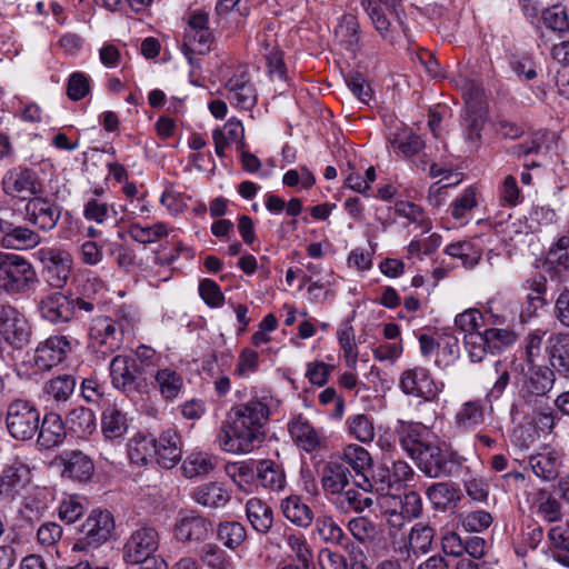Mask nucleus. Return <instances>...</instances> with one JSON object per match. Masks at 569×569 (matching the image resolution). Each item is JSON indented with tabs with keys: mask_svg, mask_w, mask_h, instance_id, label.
Returning a JSON list of instances; mask_svg holds the SVG:
<instances>
[{
	"mask_svg": "<svg viewBox=\"0 0 569 569\" xmlns=\"http://www.w3.org/2000/svg\"><path fill=\"white\" fill-rule=\"evenodd\" d=\"M246 516L251 528L260 535L271 532L274 522V512L266 501L252 497L246 505Z\"/></svg>",
	"mask_w": 569,
	"mask_h": 569,
	"instance_id": "nucleus-28",
	"label": "nucleus"
},
{
	"mask_svg": "<svg viewBox=\"0 0 569 569\" xmlns=\"http://www.w3.org/2000/svg\"><path fill=\"white\" fill-rule=\"evenodd\" d=\"M217 539L229 550H236L247 539V530L239 521H221L216 530Z\"/></svg>",
	"mask_w": 569,
	"mask_h": 569,
	"instance_id": "nucleus-44",
	"label": "nucleus"
},
{
	"mask_svg": "<svg viewBox=\"0 0 569 569\" xmlns=\"http://www.w3.org/2000/svg\"><path fill=\"white\" fill-rule=\"evenodd\" d=\"M400 388L406 395L432 400L441 392L443 383L439 387L431 378L428 369L416 367L406 370L401 375Z\"/></svg>",
	"mask_w": 569,
	"mask_h": 569,
	"instance_id": "nucleus-15",
	"label": "nucleus"
},
{
	"mask_svg": "<svg viewBox=\"0 0 569 569\" xmlns=\"http://www.w3.org/2000/svg\"><path fill=\"white\" fill-rule=\"evenodd\" d=\"M61 211L60 207L47 198L36 196L26 204L28 221L41 230H51L56 227Z\"/></svg>",
	"mask_w": 569,
	"mask_h": 569,
	"instance_id": "nucleus-19",
	"label": "nucleus"
},
{
	"mask_svg": "<svg viewBox=\"0 0 569 569\" xmlns=\"http://www.w3.org/2000/svg\"><path fill=\"white\" fill-rule=\"evenodd\" d=\"M316 531L319 538L330 545L348 549L351 545L350 539L343 532L342 528L331 517H318L316 519Z\"/></svg>",
	"mask_w": 569,
	"mask_h": 569,
	"instance_id": "nucleus-41",
	"label": "nucleus"
},
{
	"mask_svg": "<svg viewBox=\"0 0 569 569\" xmlns=\"http://www.w3.org/2000/svg\"><path fill=\"white\" fill-rule=\"evenodd\" d=\"M435 529L423 522H417L412 526L409 536H408V545L403 547L401 553L406 552L407 556H410V552L413 553H427L431 550L432 541L435 538Z\"/></svg>",
	"mask_w": 569,
	"mask_h": 569,
	"instance_id": "nucleus-35",
	"label": "nucleus"
},
{
	"mask_svg": "<svg viewBox=\"0 0 569 569\" xmlns=\"http://www.w3.org/2000/svg\"><path fill=\"white\" fill-rule=\"evenodd\" d=\"M413 461L428 478H452L460 476L467 459L446 446L430 442Z\"/></svg>",
	"mask_w": 569,
	"mask_h": 569,
	"instance_id": "nucleus-2",
	"label": "nucleus"
},
{
	"mask_svg": "<svg viewBox=\"0 0 569 569\" xmlns=\"http://www.w3.org/2000/svg\"><path fill=\"white\" fill-rule=\"evenodd\" d=\"M227 99L242 110H251L257 103V93L248 77L242 73L231 77L226 83Z\"/></svg>",
	"mask_w": 569,
	"mask_h": 569,
	"instance_id": "nucleus-24",
	"label": "nucleus"
},
{
	"mask_svg": "<svg viewBox=\"0 0 569 569\" xmlns=\"http://www.w3.org/2000/svg\"><path fill=\"white\" fill-rule=\"evenodd\" d=\"M485 421V408L479 400H469L461 405L455 415V425L460 431H470Z\"/></svg>",
	"mask_w": 569,
	"mask_h": 569,
	"instance_id": "nucleus-37",
	"label": "nucleus"
},
{
	"mask_svg": "<svg viewBox=\"0 0 569 569\" xmlns=\"http://www.w3.org/2000/svg\"><path fill=\"white\" fill-rule=\"evenodd\" d=\"M348 530L360 543H370L377 535L376 525L366 517H356L348 521Z\"/></svg>",
	"mask_w": 569,
	"mask_h": 569,
	"instance_id": "nucleus-62",
	"label": "nucleus"
},
{
	"mask_svg": "<svg viewBox=\"0 0 569 569\" xmlns=\"http://www.w3.org/2000/svg\"><path fill=\"white\" fill-rule=\"evenodd\" d=\"M191 497L198 505L210 509L222 508L231 499L230 492L219 482H208L196 487Z\"/></svg>",
	"mask_w": 569,
	"mask_h": 569,
	"instance_id": "nucleus-31",
	"label": "nucleus"
},
{
	"mask_svg": "<svg viewBox=\"0 0 569 569\" xmlns=\"http://www.w3.org/2000/svg\"><path fill=\"white\" fill-rule=\"evenodd\" d=\"M548 537L551 541L553 558L561 565L569 567V536L559 527L549 530Z\"/></svg>",
	"mask_w": 569,
	"mask_h": 569,
	"instance_id": "nucleus-64",
	"label": "nucleus"
},
{
	"mask_svg": "<svg viewBox=\"0 0 569 569\" xmlns=\"http://www.w3.org/2000/svg\"><path fill=\"white\" fill-rule=\"evenodd\" d=\"M360 27L357 18L351 13L341 17L340 23L336 30L337 36L347 43V47L356 51L360 42Z\"/></svg>",
	"mask_w": 569,
	"mask_h": 569,
	"instance_id": "nucleus-53",
	"label": "nucleus"
},
{
	"mask_svg": "<svg viewBox=\"0 0 569 569\" xmlns=\"http://www.w3.org/2000/svg\"><path fill=\"white\" fill-rule=\"evenodd\" d=\"M123 343V321L110 317L93 318L89 328V350L99 359H106Z\"/></svg>",
	"mask_w": 569,
	"mask_h": 569,
	"instance_id": "nucleus-4",
	"label": "nucleus"
},
{
	"mask_svg": "<svg viewBox=\"0 0 569 569\" xmlns=\"http://www.w3.org/2000/svg\"><path fill=\"white\" fill-rule=\"evenodd\" d=\"M128 233L134 241L147 244L153 243L167 236L168 229L162 222H158L152 226L131 223L128 229Z\"/></svg>",
	"mask_w": 569,
	"mask_h": 569,
	"instance_id": "nucleus-51",
	"label": "nucleus"
},
{
	"mask_svg": "<svg viewBox=\"0 0 569 569\" xmlns=\"http://www.w3.org/2000/svg\"><path fill=\"white\" fill-rule=\"evenodd\" d=\"M154 438L138 433L128 442V456L132 463L138 466L147 465L154 457Z\"/></svg>",
	"mask_w": 569,
	"mask_h": 569,
	"instance_id": "nucleus-49",
	"label": "nucleus"
},
{
	"mask_svg": "<svg viewBox=\"0 0 569 569\" xmlns=\"http://www.w3.org/2000/svg\"><path fill=\"white\" fill-rule=\"evenodd\" d=\"M154 383L163 399L173 400L183 387V379L176 370L164 368L156 372Z\"/></svg>",
	"mask_w": 569,
	"mask_h": 569,
	"instance_id": "nucleus-42",
	"label": "nucleus"
},
{
	"mask_svg": "<svg viewBox=\"0 0 569 569\" xmlns=\"http://www.w3.org/2000/svg\"><path fill=\"white\" fill-rule=\"evenodd\" d=\"M458 490L448 482H436L427 488L426 495L438 509L447 508L457 498Z\"/></svg>",
	"mask_w": 569,
	"mask_h": 569,
	"instance_id": "nucleus-55",
	"label": "nucleus"
},
{
	"mask_svg": "<svg viewBox=\"0 0 569 569\" xmlns=\"http://www.w3.org/2000/svg\"><path fill=\"white\" fill-rule=\"evenodd\" d=\"M56 460L63 467L62 476L83 482L90 480L94 465L89 456L80 450L63 451Z\"/></svg>",
	"mask_w": 569,
	"mask_h": 569,
	"instance_id": "nucleus-22",
	"label": "nucleus"
},
{
	"mask_svg": "<svg viewBox=\"0 0 569 569\" xmlns=\"http://www.w3.org/2000/svg\"><path fill=\"white\" fill-rule=\"evenodd\" d=\"M438 358L436 365L439 367H449L460 357L459 339L450 331L438 335Z\"/></svg>",
	"mask_w": 569,
	"mask_h": 569,
	"instance_id": "nucleus-48",
	"label": "nucleus"
},
{
	"mask_svg": "<svg viewBox=\"0 0 569 569\" xmlns=\"http://www.w3.org/2000/svg\"><path fill=\"white\" fill-rule=\"evenodd\" d=\"M2 237L0 246L6 249L24 250L40 243V236L26 226L17 224L13 221L3 219Z\"/></svg>",
	"mask_w": 569,
	"mask_h": 569,
	"instance_id": "nucleus-21",
	"label": "nucleus"
},
{
	"mask_svg": "<svg viewBox=\"0 0 569 569\" xmlns=\"http://www.w3.org/2000/svg\"><path fill=\"white\" fill-rule=\"evenodd\" d=\"M213 530L212 522L200 515L183 516L176 522L174 536L179 541H204Z\"/></svg>",
	"mask_w": 569,
	"mask_h": 569,
	"instance_id": "nucleus-23",
	"label": "nucleus"
},
{
	"mask_svg": "<svg viewBox=\"0 0 569 569\" xmlns=\"http://www.w3.org/2000/svg\"><path fill=\"white\" fill-rule=\"evenodd\" d=\"M113 206L100 201L98 198H90L84 204L83 216L87 220L103 223L116 216Z\"/></svg>",
	"mask_w": 569,
	"mask_h": 569,
	"instance_id": "nucleus-63",
	"label": "nucleus"
},
{
	"mask_svg": "<svg viewBox=\"0 0 569 569\" xmlns=\"http://www.w3.org/2000/svg\"><path fill=\"white\" fill-rule=\"evenodd\" d=\"M395 432L401 448L412 460L431 442L428 440V429L419 422L398 420Z\"/></svg>",
	"mask_w": 569,
	"mask_h": 569,
	"instance_id": "nucleus-17",
	"label": "nucleus"
},
{
	"mask_svg": "<svg viewBox=\"0 0 569 569\" xmlns=\"http://www.w3.org/2000/svg\"><path fill=\"white\" fill-rule=\"evenodd\" d=\"M280 509L282 515L293 525L300 528H308L313 521L311 508L297 495H291L281 500Z\"/></svg>",
	"mask_w": 569,
	"mask_h": 569,
	"instance_id": "nucleus-33",
	"label": "nucleus"
},
{
	"mask_svg": "<svg viewBox=\"0 0 569 569\" xmlns=\"http://www.w3.org/2000/svg\"><path fill=\"white\" fill-rule=\"evenodd\" d=\"M72 346L66 336H51L38 343L33 362L40 370H50L66 360Z\"/></svg>",
	"mask_w": 569,
	"mask_h": 569,
	"instance_id": "nucleus-14",
	"label": "nucleus"
},
{
	"mask_svg": "<svg viewBox=\"0 0 569 569\" xmlns=\"http://www.w3.org/2000/svg\"><path fill=\"white\" fill-rule=\"evenodd\" d=\"M365 483L368 487L362 485H358L363 490H375L379 495H385L389 492L392 488H397L395 480L391 475L390 467L387 463H380L376 466L372 470L371 478L365 476Z\"/></svg>",
	"mask_w": 569,
	"mask_h": 569,
	"instance_id": "nucleus-50",
	"label": "nucleus"
},
{
	"mask_svg": "<svg viewBox=\"0 0 569 569\" xmlns=\"http://www.w3.org/2000/svg\"><path fill=\"white\" fill-rule=\"evenodd\" d=\"M127 415L114 406H109L102 411L101 431L106 440L120 442L128 431Z\"/></svg>",
	"mask_w": 569,
	"mask_h": 569,
	"instance_id": "nucleus-30",
	"label": "nucleus"
},
{
	"mask_svg": "<svg viewBox=\"0 0 569 569\" xmlns=\"http://www.w3.org/2000/svg\"><path fill=\"white\" fill-rule=\"evenodd\" d=\"M201 560L210 569H231L230 556L213 543H207L201 549Z\"/></svg>",
	"mask_w": 569,
	"mask_h": 569,
	"instance_id": "nucleus-60",
	"label": "nucleus"
},
{
	"mask_svg": "<svg viewBox=\"0 0 569 569\" xmlns=\"http://www.w3.org/2000/svg\"><path fill=\"white\" fill-rule=\"evenodd\" d=\"M76 385L77 380L72 375H60L43 385V392L58 403L66 402L72 396Z\"/></svg>",
	"mask_w": 569,
	"mask_h": 569,
	"instance_id": "nucleus-45",
	"label": "nucleus"
},
{
	"mask_svg": "<svg viewBox=\"0 0 569 569\" xmlns=\"http://www.w3.org/2000/svg\"><path fill=\"white\" fill-rule=\"evenodd\" d=\"M547 349L551 366L560 373L569 375V333L550 336Z\"/></svg>",
	"mask_w": 569,
	"mask_h": 569,
	"instance_id": "nucleus-34",
	"label": "nucleus"
},
{
	"mask_svg": "<svg viewBox=\"0 0 569 569\" xmlns=\"http://www.w3.org/2000/svg\"><path fill=\"white\" fill-rule=\"evenodd\" d=\"M547 282V277L542 273H536L527 280V288L530 290L527 300L529 307L533 310L548 305V300L546 298Z\"/></svg>",
	"mask_w": 569,
	"mask_h": 569,
	"instance_id": "nucleus-59",
	"label": "nucleus"
},
{
	"mask_svg": "<svg viewBox=\"0 0 569 569\" xmlns=\"http://www.w3.org/2000/svg\"><path fill=\"white\" fill-rule=\"evenodd\" d=\"M555 379V371L548 367L532 369L522 381L519 389V402L512 409L549 401L548 392L552 389Z\"/></svg>",
	"mask_w": 569,
	"mask_h": 569,
	"instance_id": "nucleus-12",
	"label": "nucleus"
},
{
	"mask_svg": "<svg viewBox=\"0 0 569 569\" xmlns=\"http://www.w3.org/2000/svg\"><path fill=\"white\" fill-rule=\"evenodd\" d=\"M361 4L369 14L376 30L383 39H392V27L386 12L372 0H361Z\"/></svg>",
	"mask_w": 569,
	"mask_h": 569,
	"instance_id": "nucleus-58",
	"label": "nucleus"
},
{
	"mask_svg": "<svg viewBox=\"0 0 569 569\" xmlns=\"http://www.w3.org/2000/svg\"><path fill=\"white\" fill-rule=\"evenodd\" d=\"M532 507L537 515L548 522H557L562 519L561 503L546 489L538 490Z\"/></svg>",
	"mask_w": 569,
	"mask_h": 569,
	"instance_id": "nucleus-46",
	"label": "nucleus"
},
{
	"mask_svg": "<svg viewBox=\"0 0 569 569\" xmlns=\"http://www.w3.org/2000/svg\"><path fill=\"white\" fill-rule=\"evenodd\" d=\"M153 453L157 463L164 469H172L182 457L181 438L177 430L169 428L154 438Z\"/></svg>",
	"mask_w": 569,
	"mask_h": 569,
	"instance_id": "nucleus-18",
	"label": "nucleus"
},
{
	"mask_svg": "<svg viewBox=\"0 0 569 569\" xmlns=\"http://www.w3.org/2000/svg\"><path fill=\"white\" fill-rule=\"evenodd\" d=\"M388 143L407 158L418 154L425 148L421 137L407 128L390 133Z\"/></svg>",
	"mask_w": 569,
	"mask_h": 569,
	"instance_id": "nucleus-39",
	"label": "nucleus"
},
{
	"mask_svg": "<svg viewBox=\"0 0 569 569\" xmlns=\"http://www.w3.org/2000/svg\"><path fill=\"white\" fill-rule=\"evenodd\" d=\"M224 472L240 490L248 492L256 480V460L250 462H229L224 466Z\"/></svg>",
	"mask_w": 569,
	"mask_h": 569,
	"instance_id": "nucleus-43",
	"label": "nucleus"
},
{
	"mask_svg": "<svg viewBox=\"0 0 569 569\" xmlns=\"http://www.w3.org/2000/svg\"><path fill=\"white\" fill-rule=\"evenodd\" d=\"M465 126L466 142L471 150L477 149L480 146L481 131L485 126L483 113L475 109H469L465 118Z\"/></svg>",
	"mask_w": 569,
	"mask_h": 569,
	"instance_id": "nucleus-52",
	"label": "nucleus"
},
{
	"mask_svg": "<svg viewBox=\"0 0 569 569\" xmlns=\"http://www.w3.org/2000/svg\"><path fill=\"white\" fill-rule=\"evenodd\" d=\"M147 367L130 356L113 357L109 366L112 386L126 395L140 392L147 387Z\"/></svg>",
	"mask_w": 569,
	"mask_h": 569,
	"instance_id": "nucleus-7",
	"label": "nucleus"
},
{
	"mask_svg": "<svg viewBox=\"0 0 569 569\" xmlns=\"http://www.w3.org/2000/svg\"><path fill=\"white\" fill-rule=\"evenodd\" d=\"M529 465L537 477L545 481H551L559 475L561 458L556 451L541 452L531 456Z\"/></svg>",
	"mask_w": 569,
	"mask_h": 569,
	"instance_id": "nucleus-36",
	"label": "nucleus"
},
{
	"mask_svg": "<svg viewBox=\"0 0 569 569\" xmlns=\"http://www.w3.org/2000/svg\"><path fill=\"white\" fill-rule=\"evenodd\" d=\"M69 430L79 438H86L97 429L96 416L89 408L78 407L67 415Z\"/></svg>",
	"mask_w": 569,
	"mask_h": 569,
	"instance_id": "nucleus-40",
	"label": "nucleus"
},
{
	"mask_svg": "<svg viewBox=\"0 0 569 569\" xmlns=\"http://www.w3.org/2000/svg\"><path fill=\"white\" fill-rule=\"evenodd\" d=\"M342 461L350 466L357 473H363V471L371 466L372 460L367 449L352 443L345 447Z\"/></svg>",
	"mask_w": 569,
	"mask_h": 569,
	"instance_id": "nucleus-57",
	"label": "nucleus"
},
{
	"mask_svg": "<svg viewBox=\"0 0 569 569\" xmlns=\"http://www.w3.org/2000/svg\"><path fill=\"white\" fill-rule=\"evenodd\" d=\"M284 541L290 550L293 552L298 565H312L313 556L305 536L302 533H286Z\"/></svg>",
	"mask_w": 569,
	"mask_h": 569,
	"instance_id": "nucleus-61",
	"label": "nucleus"
},
{
	"mask_svg": "<svg viewBox=\"0 0 569 569\" xmlns=\"http://www.w3.org/2000/svg\"><path fill=\"white\" fill-rule=\"evenodd\" d=\"M37 431V443L43 449H52L62 445L67 437L64 422L56 412L46 413Z\"/></svg>",
	"mask_w": 569,
	"mask_h": 569,
	"instance_id": "nucleus-26",
	"label": "nucleus"
},
{
	"mask_svg": "<svg viewBox=\"0 0 569 569\" xmlns=\"http://www.w3.org/2000/svg\"><path fill=\"white\" fill-rule=\"evenodd\" d=\"M116 529L113 515L108 510H92L78 529L73 550L89 551L108 542Z\"/></svg>",
	"mask_w": 569,
	"mask_h": 569,
	"instance_id": "nucleus-5",
	"label": "nucleus"
},
{
	"mask_svg": "<svg viewBox=\"0 0 569 569\" xmlns=\"http://www.w3.org/2000/svg\"><path fill=\"white\" fill-rule=\"evenodd\" d=\"M160 536L156 527L148 523H139L131 530L122 548L124 562L139 565L153 559L158 550Z\"/></svg>",
	"mask_w": 569,
	"mask_h": 569,
	"instance_id": "nucleus-8",
	"label": "nucleus"
},
{
	"mask_svg": "<svg viewBox=\"0 0 569 569\" xmlns=\"http://www.w3.org/2000/svg\"><path fill=\"white\" fill-rule=\"evenodd\" d=\"M516 410L533 422L537 429L542 432H551L556 425V417L549 401L535 406H520Z\"/></svg>",
	"mask_w": 569,
	"mask_h": 569,
	"instance_id": "nucleus-38",
	"label": "nucleus"
},
{
	"mask_svg": "<svg viewBox=\"0 0 569 569\" xmlns=\"http://www.w3.org/2000/svg\"><path fill=\"white\" fill-rule=\"evenodd\" d=\"M37 281L36 270L28 259L16 253L0 252V290L9 295L24 293Z\"/></svg>",
	"mask_w": 569,
	"mask_h": 569,
	"instance_id": "nucleus-3",
	"label": "nucleus"
},
{
	"mask_svg": "<svg viewBox=\"0 0 569 569\" xmlns=\"http://www.w3.org/2000/svg\"><path fill=\"white\" fill-rule=\"evenodd\" d=\"M86 509L87 501L83 497L69 496L59 505V518L67 523H73L84 515Z\"/></svg>",
	"mask_w": 569,
	"mask_h": 569,
	"instance_id": "nucleus-56",
	"label": "nucleus"
},
{
	"mask_svg": "<svg viewBox=\"0 0 569 569\" xmlns=\"http://www.w3.org/2000/svg\"><path fill=\"white\" fill-rule=\"evenodd\" d=\"M216 467V459L206 452H191L184 459L181 470L184 477L207 476Z\"/></svg>",
	"mask_w": 569,
	"mask_h": 569,
	"instance_id": "nucleus-47",
	"label": "nucleus"
},
{
	"mask_svg": "<svg viewBox=\"0 0 569 569\" xmlns=\"http://www.w3.org/2000/svg\"><path fill=\"white\" fill-rule=\"evenodd\" d=\"M463 340L469 358L472 362H480L488 352L491 353V347L486 331L466 333Z\"/></svg>",
	"mask_w": 569,
	"mask_h": 569,
	"instance_id": "nucleus-54",
	"label": "nucleus"
},
{
	"mask_svg": "<svg viewBox=\"0 0 569 569\" xmlns=\"http://www.w3.org/2000/svg\"><path fill=\"white\" fill-rule=\"evenodd\" d=\"M39 310L41 317L52 323L67 322L73 318L72 301L60 292L43 298L40 301Z\"/></svg>",
	"mask_w": 569,
	"mask_h": 569,
	"instance_id": "nucleus-27",
	"label": "nucleus"
},
{
	"mask_svg": "<svg viewBox=\"0 0 569 569\" xmlns=\"http://www.w3.org/2000/svg\"><path fill=\"white\" fill-rule=\"evenodd\" d=\"M30 481L29 467L14 460L0 472V500L13 499Z\"/></svg>",
	"mask_w": 569,
	"mask_h": 569,
	"instance_id": "nucleus-20",
	"label": "nucleus"
},
{
	"mask_svg": "<svg viewBox=\"0 0 569 569\" xmlns=\"http://www.w3.org/2000/svg\"><path fill=\"white\" fill-rule=\"evenodd\" d=\"M1 189L12 199L29 201L42 192V183L37 171L27 166H16L3 173Z\"/></svg>",
	"mask_w": 569,
	"mask_h": 569,
	"instance_id": "nucleus-11",
	"label": "nucleus"
},
{
	"mask_svg": "<svg viewBox=\"0 0 569 569\" xmlns=\"http://www.w3.org/2000/svg\"><path fill=\"white\" fill-rule=\"evenodd\" d=\"M214 36L209 27V14L202 10L190 13L183 37V53L191 66H196L194 54H207L212 50Z\"/></svg>",
	"mask_w": 569,
	"mask_h": 569,
	"instance_id": "nucleus-6",
	"label": "nucleus"
},
{
	"mask_svg": "<svg viewBox=\"0 0 569 569\" xmlns=\"http://www.w3.org/2000/svg\"><path fill=\"white\" fill-rule=\"evenodd\" d=\"M270 411L267 398H254L231 408L228 421L217 436L221 450L230 453H249L266 439L264 426Z\"/></svg>",
	"mask_w": 569,
	"mask_h": 569,
	"instance_id": "nucleus-1",
	"label": "nucleus"
},
{
	"mask_svg": "<svg viewBox=\"0 0 569 569\" xmlns=\"http://www.w3.org/2000/svg\"><path fill=\"white\" fill-rule=\"evenodd\" d=\"M256 480L266 490L282 491L287 485L283 465L272 459L256 460Z\"/></svg>",
	"mask_w": 569,
	"mask_h": 569,
	"instance_id": "nucleus-25",
	"label": "nucleus"
},
{
	"mask_svg": "<svg viewBox=\"0 0 569 569\" xmlns=\"http://www.w3.org/2000/svg\"><path fill=\"white\" fill-rule=\"evenodd\" d=\"M350 478L349 468L339 461L327 462L320 472L321 486L331 495H341L349 486Z\"/></svg>",
	"mask_w": 569,
	"mask_h": 569,
	"instance_id": "nucleus-29",
	"label": "nucleus"
},
{
	"mask_svg": "<svg viewBox=\"0 0 569 569\" xmlns=\"http://www.w3.org/2000/svg\"><path fill=\"white\" fill-rule=\"evenodd\" d=\"M32 336L27 317L16 307L0 302V338L13 350H22Z\"/></svg>",
	"mask_w": 569,
	"mask_h": 569,
	"instance_id": "nucleus-10",
	"label": "nucleus"
},
{
	"mask_svg": "<svg viewBox=\"0 0 569 569\" xmlns=\"http://www.w3.org/2000/svg\"><path fill=\"white\" fill-rule=\"evenodd\" d=\"M288 430L297 446L307 452H311L320 446L318 432L302 416L292 418L288 423Z\"/></svg>",
	"mask_w": 569,
	"mask_h": 569,
	"instance_id": "nucleus-32",
	"label": "nucleus"
},
{
	"mask_svg": "<svg viewBox=\"0 0 569 569\" xmlns=\"http://www.w3.org/2000/svg\"><path fill=\"white\" fill-rule=\"evenodd\" d=\"M543 269L559 283L569 281V236L559 237L548 249Z\"/></svg>",
	"mask_w": 569,
	"mask_h": 569,
	"instance_id": "nucleus-16",
	"label": "nucleus"
},
{
	"mask_svg": "<svg viewBox=\"0 0 569 569\" xmlns=\"http://www.w3.org/2000/svg\"><path fill=\"white\" fill-rule=\"evenodd\" d=\"M37 258L43 267V274L48 283L53 288L61 289L71 273L70 253L54 248H41L37 251Z\"/></svg>",
	"mask_w": 569,
	"mask_h": 569,
	"instance_id": "nucleus-13",
	"label": "nucleus"
},
{
	"mask_svg": "<svg viewBox=\"0 0 569 569\" xmlns=\"http://www.w3.org/2000/svg\"><path fill=\"white\" fill-rule=\"evenodd\" d=\"M40 422L38 409L28 400L16 399L7 408L6 426L11 437L30 440L36 435Z\"/></svg>",
	"mask_w": 569,
	"mask_h": 569,
	"instance_id": "nucleus-9",
	"label": "nucleus"
}]
</instances>
